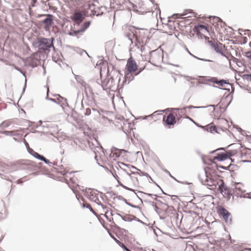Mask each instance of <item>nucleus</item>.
I'll list each match as a JSON object with an SVG mask.
<instances>
[{
  "label": "nucleus",
  "instance_id": "11",
  "mask_svg": "<svg viewBox=\"0 0 251 251\" xmlns=\"http://www.w3.org/2000/svg\"><path fill=\"white\" fill-rule=\"evenodd\" d=\"M116 83L114 79L111 77L110 78H106L102 82V87L104 90H111L116 85Z\"/></svg>",
  "mask_w": 251,
  "mask_h": 251
},
{
  "label": "nucleus",
  "instance_id": "38",
  "mask_svg": "<svg viewBox=\"0 0 251 251\" xmlns=\"http://www.w3.org/2000/svg\"><path fill=\"white\" fill-rule=\"evenodd\" d=\"M47 21H48V20H47V17L43 21V23L45 24H46L45 26V29L46 30H47Z\"/></svg>",
  "mask_w": 251,
  "mask_h": 251
},
{
  "label": "nucleus",
  "instance_id": "45",
  "mask_svg": "<svg viewBox=\"0 0 251 251\" xmlns=\"http://www.w3.org/2000/svg\"><path fill=\"white\" fill-rule=\"evenodd\" d=\"M51 45H48V51H49V49H50L51 47Z\"/></svg>",
  "mask_w": 251,
  "mask_h": 251
},
{
  "label": "nucleus",
  "instance_id": "46",
  "mask_svg": "<svg viewBox=\"0 0 251 251\" xmlns=\"http://www.w3.org/2000/svg\"><path fill=\"white\" fill-rule=\"evenodd\" d=\"M98 156L97 155H96L95 158L97 159V161H98Z\"/></svg>",
  "mask_w": 251,
  "mask_h": 251
},
{
  "label": "nucleus",
  "instance_id": "36",
  "mask_svg": "<svg viewBox=\"0 0 251 251\" xmlns=\"http://www.w3.org/2000/svg\"><path fill=\"white\" fill-rule=\"evenodd\" d=\"M91 109L90 108H87L86 109V111H85V115H87V116H88V115H90L91 114Z\"/></svg>",
  "mask_w": 251,
  "mask_h": 251
},
{
  "label": "nucleus",
  "instance_id": "32",
  "mask_svg": "<svg viewBox=\"0 0 251 251\" xmlns=\"http://www.w3.org/2000/svg\"><path fill=\"white\" fill-rule=\"evenodd\" d=\"M171 213V214H174V215L176 214V211L173 209H172V208H169L167 209L166 210V213L167 214H168V216H169V213Z\"/></svg>",
  "mask_w": 251,
  "mask_h": 251
},
{
  "label": "nucleus",
  "instance_id": "43",
  "mask_svg": "<svg viewBox=\"0 0 251 251\" xmlns=\"http://www.w3.org/2000/svg\"><path fill=\"white\" fill-rule=\"evenodd\" d=\"M143 224L147 225V226H150V225H153V224H147L146 223H144V222H143ZM155 223V221H153V224Z\"/></svg>",
  "mask_w": 251,
  "mask_h": 251
},
{
  "label": "nucleus",
  "instance_id": "25",
  "mask_svg": "<svg viewBox=\"0 0 251 251\" xmlns=\"http://www.w3.org/2000/svg\"><path fill=\"white\" fill-rule=\"evenodd\" d=\"M218 191L222 194H223L224 193L225 194H227V192L226 191H227L226 187L225 186L224 182L223 180L222 179V182H221L220 184H218Z\"/></svg>",
  "mask_w": 251,
  "mask_h": 251
},
{
  "label": "nucleus",
  "instance_id": "17",
  "mask_svg": "<svg viewBox=\"0 0 251 251\" xmlns=\"http://www.w3.org/2000/svg\"><path fill=\"white\" fill-rule=\"evenodd\" d=\"M207 81L209 82L215 83L218 85L217 87H218L219 88H224V89H226V85H227L229 84V83H227L225 80H218V79L216 77H212L211 78L208 79L207 80Z\"/></svg>",
  "mask_w": 251,
  "mask_h": 251
},
{
  "label": "nucleus",
  "instance_id": "33",
  "mask_svg": "<svg viewBox=\"0 0 251 251\" xmlns=\"http://www.w3.org/2000/svg\"><path fill=\"white\" fill-rule=\"evenodd\" d=\"M37 158L43 161L45 163L47 164V159L44 156L39 154V156H37Z\"/></svg>",
  "mask_w": 251,
  "mask_h": 251
},
{
  "label": "nucleus",
  "instance_id": "13",
  "mask_svg": "<svg viewBox=\"0 0 251 251\" xmlns=\"http://www.w3.org/2000/svg\"><path fill=\"white\" fill-rule=\"evenodd\" d=\"M210 45L214 49V50L218 53L224 55V51L225 50V46L220 43H217L215 41H209Z\"/></svg>",
  "mask_w": 251,
  "mask_h": 251
},
{
  "label": "nucleus",
  "instance_id": "37",
  "mask_svg": "<svg viewBox=\"0 0 251 251\" xmlns=\"http://www.w3.org/2000/svg\"><path fill=\"white\" fill-rule=\"evenodd\" d=\"M245 55L248 58L251 60V51L246 52Z\"/></svg>",
  "mask_w": 251,
  "mask_h": 251
},
{
  "label": "nucleus",
  "instance_id": "2",
  "mask_svg": "<svg viewBox=\"0 0 251 251\" xmlns=\"http://www.w3.org/2000/svg\"><path fill=\"white\" fill-rule=\"evenodd\" d=\"M183 113L182 109H175L167 116H164L163 121L167 125H174L182 118Z\"/></svg>",
  "mask_w": 251,
  "mask_h": 251
},
{
  "label": "nucleus",
  "instance_id": "56",
  "mask_svg": "<svg viewBox=\"0 0 251 251\" xmlns=\"http://www.w3.org/2000/svg\"><path fill=\"white\" fill-rule=\"evenodd\" d=\"M1 241H2V240L0 239V242H1Z\"/></svg>",
  "mask_w": 251,
  "mask_h": 251
},
{
  "label": "nucleus",
  "instance_id": "34",
  "mask_svg": "<svg viewBox=\"0 0 251 251\" xmlns=\"http://www.w3.org/2000/svg\"><path fill=\"white\" fill-rule=\"evenodd\" d=\"M83 205H84V207H86L90 209L91 210V211H92L95 214H96V213L93 211L91 206L89 204L85 203V204H84Z\"/></svg>",
  "mask_w": 251,
  "mask_h": 251
},
{
  "label": "nucleus",
  "instance_id": "10",
  "mask_svg": "<svg viewBox=\"0 0 251 251\" xmlns=\"http://www.w3.org/2000/svg\"><path fill=\"white\" fill-rule=\"evenodd\" d=\"M138 176L139 175L137 173H132L130 175V178L128 179L127 182L128 183L127 184L128 187L137 188L139 186Z\"/></svg>",
  "mask_w": 251,
  "mask_h": 251
},
{
  "label": "nucleus",
  "instance_id": "53",
  "mask_svg": "<svg viewBox=\"0 0 251 251\" xmlns=\"http://www.w3.org/2000/svg\"><path fill=\"white\" fill-rule=\"evenodd\" d=\"M140 72V71H139V72H138V73H137L136 74V75L138 74V73H139Z\"/></svg>",
  "mask_w": 251,
  "mask_h": 251
},
{
  "label": "nucleus",
  "instance_id": "4",
  "mask_svg": "<svg viewBox=\"0 0 251 251\" xmlns=\"http://www.w3.org/2000/svg\"><path fill=\"white\" fill-rule=\"evenodd\" d=\"M126 69V72L125 73V80L123 82L122 87L126 83L129 74L134 73L138 71V65L132 57H130L127 60Z\"/></svg>",
  "mask_w": 251,
  "mask_h": 251
},
{
  "label": "nucleus",
  "instance_id": "12",
  "mask_svg": "<svg viewBox=\"0 0 251 251\" xmlns=\"http://www.w3.org/2000/svg\"><path fill=\"white\" fill-rule=\"evenodd\" d=\"M217 213L219 215L220 218L224 220H231V214L226 208L222 206H219L217 207Z\"/></svg>",
  "mask_w": 251,
  "mask_h": 251
},
{
  "label": "nucleus",
  "instance_id": "50",
  "mask_svg": "<svg viewBox=\"0 0 251 251\" xmlns=\"http://www.w3.org/2000/svg\"><path fill=\"white\" fill-rule=\"evenodd\" d=\"M187 13L185 12V13L183 14L182 15H183H183H187Z\"/></svg>",
  "mask_w": 251,
  "mask_h": 251
},
{
  "label": "nucleus",
  "instance_id": "9",
  "mask_svg": "<svg viewBox=\"0 0 251 251\" xmlns=\"http://www.w3.org/2000/svg\"><path fill=\"white\" fill-rule=\"evenodd\" d=\"M208 28V27L206 26L202 25H198L195 26L194 31L198 35L201 37L203 36L205 39H208V37L205 36L206 33L209 32Z\"/></svg>",
  "mask_w": 251,
  "mask_h": 251
},
{
  "label": "nucleus",
  "instance_id": "28",
  "mask_svg": "<svg viewBox=\"0 0 251 251\" xmlns=\"http://www.w3.org/2000/svg\"><path fill=\"white\" fill-rule=\"evenodd\" d=\"M18 130H11V131H4L3 133L6 136H12L15 135H18L17 133Z\"/></svg>",
  "mask_w": 251,
  "mask_h": 251
},
{
  "label": "nucleus",
  "instance_id": "57",
  "mask_svg": "<svg viewBox=\"0 0 251 251\" xmlns=\"http://www.w3.org/2000/svg\"><path fill=\"white\" fill-rule=\"evenodd\" d=\"M48 93H49V88H48Z\"/></svg>",
  "mask_w": 251,
  "mask_h": 251
},
{
  "label": "nucleus",
  "instance_id": "15",
  "mask_svg": "<svg viewBox=\"0 0 251 251\" xmlns=\"http://www.w3.org/2000/svg\"><path fill=\"white\" fill-rule=\"evenodd\" d=\"M229 158V154L226 151L216 153V155L213 158V160L215 162L217 161H222L226 160Z\"/></svg>",
  "mask_w": 251,
  "mask_h": 251
},
{
  "label": "nucleus",
  "instance_id": "20",
  "mask_svg": "<svg viewBox=\"0 0 251 251\" xmlns=\"http://www.w3.org/2000/svg\"><path fill=\"white\" fill-rule=\"evenodd\" d=\"M38 47L41 50H47V39H40L38 41Z\"/></svg>",
  "mask_w": 251,
  "mask_h": 251
},
{
  "label": "nucleus",
  "instance_id": "30",
  "mask_svg": "<svg viewBox=\"0 0 251 251\" xmlns=\"http://www.w3.org/2000/svg\"><path fill=\"white\" fill-rule=\"evenodd\" d=\"M110 236L111 237H112L114 240L121 247H122L123 249H126V247L124 244H123L122 243H121L120 241H119V240H118L117 239H116L114 236H113L111 234H110Z\"/></svg>",
  "mask_w": 251,
  "mask_h": 251
},
{
  "label": "nucleus",
  "instance_id": "52",
  "mask_svg": "<svg viewBox=\"0 0 251 251\" xmlns=\"http://www.w3.org/2000/svg\"><path fill=\"white\" fill-rule=\"evenodd\" d=\"M45 87H47V84L45 86Z\"/></svg>",
  "mask_w": 251,
  "mask_h": 251
},
{
  "label": "nucleus",
  "instance_id": "27",
  "mask_svg": "<svg viewBox=\"0 0 251 251\" xmlns=\"http://www.w3.org/2000/svg\"><path fill=\"white\" fill-rule=\"evenodd\" d=\"M114 215H116V214H113L111 211H107L105 214V216L108 220H114L116 217H113Z\"/></svg>",
  "mask_w": 251,
  "mask_h": 251
},
{
  "label": "nucleus",
  "instance_id": "26",
  "mask_svg": "<svg viewBox=\"0 0 251 251\" xmlns=\"http://www.w3.org/2000/svg\"><path fill=\"white\" fill-rule=\"evenodd\" d=\"M205 129L211 132V133H216L217 132V131L216 130V126L214 125L212 123L206 126L205 127Z\"/></svg>",
  "mask_w": 251,
  "mask_h": 251
},
{
  "label": "nucleus",
  "instance_id": "35",
  "mask_svg": "<svg viewBox=\"0 0 251 251\" xmlns=\"http://www.w3.org/2000/svg\"><path fill=\"white\" fill-rule=\"evenodd\" d=\"M134 76L131 75V74H129V75H128V77L126 80L128 81V83H129L131 80L133 79Z\"/></svg>",
  "mask_w": 251,
  "mask_h": 251
},
{
  "label": "nucleus",
  "instance_id": "8",
  "mask_svg": "<svg viewBox=\"0 0 251 251\" xmlns=\"http://www.w3.org/2000/svg\"><path fill=\"white\" fill-rule=\"evenodd\" d=\"M52 168L51 171L49 173L48 176L54 179H59L66 175L65 171L61 168Z\"/></svg>",
  "mask_w": 251,
  "mask_h": 251
},
{
  "label": "nucleus",
  "instance_id": "29",
  "mask_svg": "<svg viewBox=\"0 0 251 251\" xmlns=\"http://www.w3.org/2000/svg\"><path fill=\"white\" fill-rule=\"evenodd\" d=\"M28 152L34 157L37 158V156H39V154L36 152H35L33 149L28 147L27 148Z\"/></svg>",
  "mask_w": 251,
  "mask_h": 251
},
{
  "label": "nucleus",
  "instance_id": "58",
  "mask_svg": "<svg viewBox=\"0 0 251 251\" xmlns=\"http://www.w3.org/2000/svg\"><path fill=\"white\" fill-rule=\"evenodd\" d=\"M46 99H47V96L46 97Z\"/></svg>",
  "mask_w": 251,
  "mask_h": 251
},
{
  "label": "nucleus",
  "instance_id": "54",
  "mask_svg": "<svg viewBox=\"0 0 251 251\" xmlns=\"http://www.w3.org/2000/svg\"><path fill=\"white\" fill-rule=\"evenodd\" d=\"M170 218L172 219V218H173V217L172 216H170Z\"/></svg>",
  "mask_w": 251,
  "mask_h": 251
},
{
  "label": "nucleus",
  "instance_id": "55",
  "mask_svg": "<svg viewBox=\"0 0 251 251\" xmlns=\"http://www.w3.org/2000/svg\"><path fill=\"white\" fill-rule=\"evenodd\" d=\"M216 221H213V222H212V224H213L214 222H215Z\"/></svg>",
  "mask_w": 251,
  "mask_h": 251
},
{
  "label": "nucleus",
  "instance_id": "21",
  "mask_svg": "<svg viewBox=\"0 0 251 251\" xmlns=\"http://www.w3.org/2000/svg\"><path fill=\"white\" fill-rule=\"evenodd\" d=\"M15 124L13 120H8L2 122L0 125V128L1 129H4L8 128L10 126Z\"/></svg>",
  "mask_w": 251,
  "mask_h": 251
},
{
  "label": "nucleus",
  "instance_id": "49",
  "mask_svg": "<svg viewBox=\"0 0 251 251\" xmlns=\"http://www.w3.org/2000/svg\"><path fill=\"white\" fill-rule=\"evenodd\" d=\"M217 20H218L219 21V23L221 25L222 24V22L220 21V20H219L218 18H217Z\"/></svg>",
  "mask_w": 251,
  "mask_h": 251
},
{
  "label": "nucleus",
  "instance_id": "48",
  "mask_svg": "<svg viewBox=\"0 0 251 251\" xmlns=\"http://www.w3.org/2000/svg\"><path fill=\"white\" fill-rule=\"evenodd\" d=\"M186 11H189V13H191V14H194L193 12H190V11H189L188 10H186Z\"/></svg>",
  "mask_w": 251,
  "mask_h": 251
},
{
  "label": "nucleus",
  "instance_id": "31",
  "mask_svg": "<svg viewBox=\"0 0 251 251\" xmlns=\"http://www.w3.org/2000/svg\"><path fill=\"white\" fill-rule=\"evenodd\" d=\"M243 77L245 79H246L248 81H251V74H244L243 75Z\"/></svg>",
  "mask_w": 251,
  "mask_h": 251
},
{
  "label": "nucleus",
  "instance_id": "7",
  "mask_svg": "<svg viewBox=\"0 0 251 251\" xmlns=\"http://www.w3.org/2000/svg\"><path fill=\"white\" fill-rule=\"evenodd\" d=\"M87 198L96 204L100 205L101 204V201L99 199V196H100V194L97 191L94 189H89L87 192Z\"/></svg>",
  "mask_w": 251,
  "mask_h": 251
},
{
  "label": "nucleus",
  "instance_id": "44",
  "mask_svg": "<svg viewBox=\"0 0 251 251\" xmlns=\"http://www.w3.org/2000/svg\"><path fill=\"white\" fill-rule=\"evenodd\" d=\"M205 224H206V225L209 226V223L208 222V221L207 220H205Z\"/></svg>",
  "mask_w": 251,
  "mask_h": 251
},
{
  "label": "nucleus",
  "instance_id": "19",
  "mask_svg": "<svg viewBox=\"0 0 251 251\" xmlns=\"http://www.w3.org/2000/svg\"><path fill=\"white\" fill-rule=\"evenodd\" d=\"M84 18L83 14L80 12H75L71 17V19L77 24L81 23Z\"/></svg>",
  "mask_w": 251,
  "mask_h": 251
},
{
  "label": "nucleus",
  "instance_id": "3",
  "mask_svg": "<svg viewBox=\"0 0 251 251\" xmlns=\"http://www.w3.org/2000/svg\"><path fill=\"white\" fill-rule=\"evenodd\" d=\"M113 176L117 179L119 184L123 187L130 189L127 186L128 179L130 178V174L124 170H118L117 172L113 174Z\"/></svg>",
  "mask_w": 251,
  "mask_h": 251
},
{
  "label": "nucleus",
  "instance_id": "24",
  "mask_svg": "<svg viewBox=\"0 0 251 251\" xmlns=\"http://www.w3.org/2000/svg\"><path fill=\"white\" fill-rule=\"evenodd\" d=\"M90 25V22H85L82 25V27L80 30L74 31V34L75 35H77L79 33L83 32L85 31V30Z\"/></svg>",
  "mask_w": 251,
  "mask_h": 251
},
{
  "label": "nucleus",
  "instance_id": "14",
  "mask_svg": "<svg viewBox=\"0 0 251 251\" xmlns=\"http://www.w3.org/2000/svg\"><path fill=\"white\" fill-rule=\"evenodd\" d=\"M148 34V31L147 29L144 28H138L135 31L134 35L136 36L137 40L143 41Z\"/></svg>",
  "mask_w": 251,
  "mask_h": 251
},
{
  "label": "nucleus",
  "instance_id": "39",
  "mask_svg": "<svg viewBox=\"0 0 251 251\" xmlns=\"http://www.w3.org/2000/svg\"><path fill=\"white\" fill-rule=\"evenodd\" d=\"M51 17H52V16L51 15L48 14V25H49V24H50V23H51Z\"/></svg>",
  "mask_w": 251,
  "mask_h": 251
},
{
  "label": "nucleus",
  "instance_id": "18",
  "mask_svg": "<svg viewBox=\"0 0 251 251\" xmlns=\"http://www.w3.org/2000/svg\"><path fill=\"white\" fill-rule=\"evenodd\" d=\"M101 223L108 232L110 230H114L116 227V225L114 221H102Z\"/></svg>",
  "mask_w": 251,
  "mask_h": 251
},
{
  "label": "nucleus",
  "instance_id": "6",
  "mask_svg": "<svg viewBox=\"0 0 251 251\" xmlns=\"http://www.w3.org/2000/svg\"><path fill=\"white\" fill-rule=\"evenodd\" d=\"M133 4V10L141 14H144L149 12V8L142 0H135Z\"/></svg>",
  "mask_w": 251,
  "mask_h": 251
},
{
  "label": "nucleus",
  "instance_id": "1",
  "mask_svg": "<svg viewBox=\"0 0 251 251\" xmlns=\"http://www.w3.org/2000/svg\"><path fill=\"white\" fill-rule=\"evenodd\" d=\"M206 179L204 184L210 190H215L218 184L222 182V179L216 174V169L213 166H207L205 168Z\"/></svg>",
  "mask_w": 251,
  "mask_h": 251
},
{
  "label": "nucleus",
  "instance_id": "41",
  "mask_svg": "<svg viewBox=\"0 0 251 251\" xmlns=\"http://www.w3.org/2000/svg\"><path fill=\"white\" fill-rule=\"evenodd\" d=\"M24 143H25V144L26 148L27 149L28 148V147H29V145H28V143H27V142L25 140H24Z\"/></svg>",
  "mask_w": 251,
  "mask_h": 251
},
{
  "label": "nucleus",
  "instance_id": "22",
  "mask_svg": "<svg viewBox=\"0 0 251 251\" xmlns=\"http://www.w3.org/2000/svg\"><path fill=\"white\" fill-rule=\"evenodd\" d=\"M122 151L126 152V151L124 150H121L118 149H114L112 150L110 156L114 158L115 159V158L119 157L121 155Z\"/></svg>",
  "mask_w": 251,
  "mask_h": 251
},
{
  "label": "nucleus",
  "instance_id": "51",
  "mask_svg": "<svg viewBox=\"0 0 251 251\" xmlns=\"http://www.w3.org/2000/svg\"><path fill=\"white\" fill-rule=\"evenodd\" d=\"M13 139L15 141H17V139L15 138H13Z\"/></svg>",
  "mask_w": 251,
  "mask_h": 251
},
{
  "label": "nucleus",
  "instance_id": "5",
  "mask_svg": "<svg viewBox=\"0 0 251 251\" xmlns=\"http://www.w3.org/2000/svg\"><path fill=\"white\" fill-rule=\"evenodd\" d=\"M191 224L190 221H174V223H172L174 226L177 227L183 232L187 233L191 232L195 229V227H193Z\"/></svg>",
  "mask_w": 251,
  "mask_h": 251
},
{
  "label": "nucleus",
  "instance_id": "16",
  "mask_svg": "<svg viewBox=\"0 0 251 251\" xmlns=\"http://www.w3.org/2000/svg\"><path fill=\"white\" fill-rule=\"evenodd\" d=\"M85 11L87 14L89 16L99 15V13H97L96 5L91 1L89 2L87 7L85 9Z\"/></svg>",
  "mask_w": 251,
  "mask_h": 251
},
{
  "label": "nucleus",
  "instance_id": "42",
  "mask_svg": "<svg viewBox=\"0 0 251 251\" xmlns=\"http://www.w3.org/2000/svg\"><path fill=\"white\" fill-rule=\"evenodd\" d=\"M43 68L44 69V74L45 75L46 74V67L44 66V64L43 65Z\"/></svg>",
  "mask_w": 251,
  "mask_h": 251
},
{
  "label": "nucleus",
  "instance_id": "23",
  "mask_svg": "<svg viewBox=\"0 0 251 251\" xmlns=\"http://www.w3.org/2000/svg\"><path fill=\"white\" fill-rule=\"evenodd\" d=\"M70 176H66V178L67 181H70L74 184L78 185V180L74 174H70Z\"/></svg>",
  "mask_w": 251,
  "mask_h": 251
},
{
  "label": "nucleus",
  "instance_id": "40",
  "mask_svg": "<svg viewBox=\"0 0 251 251\" xmlns=\"http://www.w3.org/2000/svg\"><path fill=\"white\" fill-rule=\"evenodd\" d=\"M122 76V75L120 73H119L118 75H117V77H118V81L119 82H120V80H121V77Z\"/></svg>",
  "mask_w": 251,
  "mask_h": 251
},
{
  "label": "nucleus",
  "instance_id": "47",
  "mask_svg": "<svg viewBox=\"0 0 251 251\" xmlns=\"http://www.w3.org/2000/svg\"><path fill=\"white\" fill-rule=\"evenodd\" d=\"M125 250H126V251H131L130 250H129L127 247L126 248V249H125Z\"/></svg>",
  "mask_w": 251,
  "mask_h": 251
}]
</instances>
